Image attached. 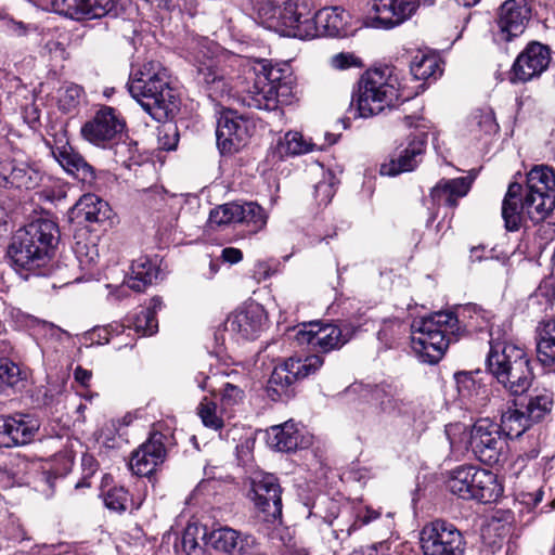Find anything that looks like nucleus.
<instances>
[{"label":"nucleus","mask_w":555,"mask_h":555,"mask_svg":"<svg viewBox=\"0 0 555 555\" xmlns=\"http://www.w3.org/2000/svg\"><path fill=\"white\" fill-rule=\"evenodd\" d=\"M210 228L231 223H244L251 232L261 230L267 223L263 209L256 203H227L214 208L208 218Z\"/></svg>","instance_id":"15"},{"label":"nucleus","mask_w":555,"mask_h":555,"mask_svg":"<svg viewBox=\"0 0 555 555\" xmlns=\"http://www.w3.org/2000/svg\"><path fill=\"white\" fill-rule=\"evenodd\" d=\"M404 332V324L399 320L384 322L378 331V339L392 347L399 336Z\"/></svg>","instance_id":"51"},{"label":"nucleus","mask_w":555,"mask_h":555,"mask_svg":"<svg viewBox=\"0 0 555 555\" xmlns=\"http://www.w3.org/2000/svg\"><path fill=\"white\" fill-rule=\"evenodd\" d=\"M285 360L274 367L268 382L267 391L273 400H283L293 396L292 385L297 380Z\"/></svg>","instance_id":"35"},{"label":"nucleus","mask_w":555,"mask_h":555,"mask_svg":"<svg viewBox=\"0 0 555 555\" xmlns=\"http://www.w3.org/2000/svg\"><path fill=\"white\" fill-rule=\"evenodd\" d=\"M210 228L231 223H244L251 232L261 230L267 223L263 209L256 203H227L214 208L208 218Z\"/></svg>","instance_id":"16"},{"label":"nucleus","mask_w":555,"mask_h":555,"mask_svg":"<svg viewBox=\"0 0 555 555\" xmlns=\"http://www.w3.org/2000/svg\"><path fill=\"white\" fill-rule=\"evenodd\" d=\"M356 332V326L344 322L341 324H321L310 322L304 324L296 333V340L299 344H307L321 352H330L341 348L348 343Z\"/></svg>","instance_id":"11"},{"label":"nucleus","mask_w":555,"mask_h":555,"mask_svg":"<svg viewBox=\"0 0 555 555\" xmlns=\"http://www.w3.org/2000/svg\"><path fill=\"white\" fill-rule=\"evenodd\" d=\"M380 516L379 509L365 506L363 511H359L356 515L354 521L348 528V534L360 529L362 526L369 525L371 521L377 519Z\"/></svg>","instance_id":"52"},{"label":"nucleus","mask_w":555,"mask_h":555,"mask_svg":"<svg viewBox=\"0 0 555 555\" xmlns=\"http://www.w3.org/2000/svg\"><path fill=\"white\" fill-rule=\"evenodd\" d=\"M116 0H43L47 10L76 21L102 18L116 10Z\"/></svg>","instance_id":"22"},{"label":"nucleus","mask_w":555,"mask_h":555,"mask_svg":"<svg viewBox=\"0 0 555 555\" xmlns=\"http://www.w3.org/2000/svg\"><path fill=\"white\" fill-rule=\"evenodd\" d=\"M204 532H208L206 527L198 526L196 524H190L186 526L182 535V547L188 555L203 554V547L201 546L198 539L201 538L205 544H207V538L204 537Z\"/></svg>","instance_id":"45"},{"label":"nucleus","mask_w":555,"mask_h":555,"mask_svg":"<svg viewBox=\"0 0 555 555\" xmlns=\"http://www.w3.org/2000/svg\"><path fill=\"white\" fill-rule=\"evenodd\" d=\"M179 138L178 127L175 124H165L158 128V146L164 151L176 150Z\"/></svg>","instance_id":"50"},{"label":"nucleus","mask_w":555,"mask_h":555,"mask_svg":"<svg viewBox=\"0 0 555 555\" xmlns=\"http://www.w3.org/2000/svg\"><path fill=\"white\" fill-rule=\"evenodd\" d=\"M220 395L223 404L234 405L242 401L244 397V390L241 387L227 382L222 385Z\"/></svg>","instance_id":"54"},{"label":"nucleus","mask_w":555,"mask_h":555,"mask_svg":"<svg viewBox=\"0 0 555 555\" xmlns=\"http://www.w3.org/2000/svg\"><path fill=\"white\" fill-rule=\"evenodd\" d=\"M531 18L527 0H505L498 9L492 36L498 44L507 43L520 36Z\"/></svg>","instance_id":"12"},{"label":"nucleus","mask_w":555,"mask_h":555,"mask_svg":"<svg viewBox=\"0 0 555 555\" xmlns=\"http://www.w3.org/2000/svg\"><path fill=\"white\" fill-rule=\"evenodd\" d=\"M196 413L206 428L221 430L224 426L223 418L216 402L204 397L196 408Z\"/></svg>","instance_id":"44"},{"label":"nucleus","mask_w":555,"mask_h":555,"mask_svg":"<svg viewBox=\"0 0 555 555\" xmlns=\"http://www.w3.org/2000/svg\"><path fill=\"white\" fill-rule=\"evenodd\" d=\"M468 443L474 455L483 464H498L506 447L498 424L489 418L478 420L468 435Z\"/></svg>","instance_id":"13"},{"label":"nucleus","mask_w":555,"mask_h":555,"mask_svg":"<svg viewBox=\"0 0 555 555\" xmlns=\"http://www.w3.org/2000/svg\"><path fill=\"white\" fill-rule=\"evenodd\" d=\"M410 72L416 80H427L440 76L442 68L437 56L418 53L410 64Z\"/></svg>","instance_id":"39"},{"label":"nucleus","mask_w":555,"mask_h":555,"mask_svg":"<svg viewBox=\"0 0 555 555\" xmlns=\"http://www.w3.org/2000/svg\"><path fill=\"white\" fill-rule=\"evenodd\" d=\"M74 250L79 266L85 270H91L99 261L100 255L94 244L77 242Z\"/></svg>","instance_id":"47"},{"label":"nucleus","mask_w":555,"mask_h":555,"mask_svg":"<svg viewBox=\"0 0 555 555\" xmlns=\"http://www.w3.org/2000/svg\"><path fill=\"white\" fill-rule=\"evenodd\" d=\"M487 325L482 311L475 306L465 307L457 314L435 312L412 322L411 347L420 361L436 364L442 359L452 338L482 331Z\"/></svg>","instance_id":"2"},{"label":"nucleus","mask_w":555,"mask_h":555,"mask_svg":"<svg viewBox=\"0 0 555 555\" xmlns=\"http://www.w3.org/2000/svg\"><path fill=\"white\" fill-rule=\"evenodd\" d=\"M464 427L461 425H450L446 427V435L450 441V446L452 449L455 448L456 441L453 439L452 435H455V431L463 429Z\"/></svg>","instance_id":"64"},{"label":"nucleus","mask_w":555,"mask_h":555,"mask_svg":"<svg viewBox=\"0 0 555 555\" xmlns=\"http://www.w3.org/2000/svg\"><path fill=\"white\" fill-rule=\"evenodd\" d=\"M74 376L78 383H80L82 386H87L91 379V372L81 366H77L74 372Z\"/></svg>","instance_id":"62"},{"label":"nucleus","mask_w":555,"mask_h":555,"mask_svg":"<svg viewBox=\"0 0 555 555\" xmlns=\"http://www.w3.org/2000/svg\"><path fill=\"white\" fill-rule=\"evenodd\" d=\"M216 137L221 154H234L244 147L248 141V122L236 112L225 111L218 118Z\"/></svg>","instance_id":"23"},{"label":"nucleus","mask_w":555,"mask_h":555,"mask_svg":"<svg viewBox=\"0 0 555 555\" xmlns=\"http://www.w3.org/2000/svg\"><path fill=\"white\" fill-rule=\"evenodd\" d=\"M555 208V173L546 165H537L528 173L526 186L513 182L502 202V218L508 232L519 231L526 217L543 221Z\"/></svg>","instance_id":"3"},{"label":"nucleus","mask_w":555,"mask_h":555,"mask_svg":"<svg viewBox=\"0 0 555 555\" xmlns=\"http://www.w3.org/2000/svg\"><path fill=\"white\" fill-rule=\"evenodd\" d=\"M129 93L156 121L172 118L179 100L168 81L167 69L159 62L149 61L132 72L127 83Z\"/></svg>","instance_id":"6"},{"label":"nucleus","mask_w":555,"mask_h":555,"mask_svg":"<svg viewBox=\"0 0 555 555\" xmlns=\"http://www.w3.org/2000/svg\"><path fill=\"white\" fill-rule=\"evenodd\" d=\"M367 399L366 417L375 420L382 415L403 416L408 414L410 403L399 398L390 386H374L365 390Z\"/></svg>","instance_id":"29"},{"label":"nucleus","mask_w":555,"mask_h":555,"mask_svg":"<svg viewBox=\"0 0 555 555\" xmlns=\"http://www.w3.org/2000/svg\"><path fill=\"white\" fill-rule=\"evenodd\" d=\"M311 0H263L258 7L261 23L287 37L312 39L347 34L350 14L339 7L323 8L312 15Z\"/></svg>","instance_id":"1"},{"label":"nucleus","mask_w":555,"mask_h":555,"mask_svg":"<svg viewBox=\"0 0 555 555\" xmlns=\"http://www.w3.org/2000/svg\"><path fill=\"white\" fill-rule=\"evenodd\" d=\"M253 90L244 98L249 107L273 111L278 103H286L293 93L294 77L287 63L272 64L268 60L257 62Z\"/></svg>","instance_id":"8"},{"label":"nucleus","mask_w":555,"mask_h":555,"mask_svg":"<svg viewBox=\"0 0 555 555\" xmlns=\"http://www.w3.org/2000/svg\"><path fill=\"white\" fill-rule=\"evenodd\" d=\"M537 357L544 366L555 364V319H546L537 326Z\"/></svg>","instance_id":"33"},{"label":"nucleus","mask_w":555,"mask_h":555,"mask_svg":"<svg viewBox=\"0 0 555 555\" xmlns=\"http://www.w3.org/2000/svg\"><path fill=\"white\" fill-rule=\"evenodd\" d=\"M541 298L544 301L545 308H547L548 306L552 305L551 297L548 295L544 294V292L542 289H539L538 292H535L533 295L530 296L529 305L541 304Z\"/></svg>","instance_id":"63"},{"label":"nucleus","mask_w":555,"mask_h":555,"mask_svg":"<svg viewBox=\"0 0 555 555\" xmlns=\"http://www.w3.org/2000/svg\"><path fill=\"white\" fill-rule=\"evenodd\" d=\"M253 500L257 509L263 514L267 522L282 518V488L272 474H259L251 480Z\"/></svg>","instance_id":"17"},{"label":"nucleus","mask_w":555,"mask_h":555,"mask_svg":"<svg viewBox=\"0 0 555 555\" xmlns=\"http://www.w3.org/2000/svg\"><path fill=\"white\" fill-rule=\"evenodd\" d=\"M15 169V157L0 160V188L14 189L12 177Z\"/></svg>","instance_id":"55"},{"label":"nucleus","mask_w":555,"mask_h":555,"mask_svg":"<svg viewBox=\"0 0 555 555\" xmlns=\"http://www.w3.org/2000/svg\"><path fill=\"white\" fill-rule=\"evenodd\" d=\"M310 150L311 144L297 131L285 133L275 146V153L280 158L305 154Z\"/></svg>","instance_id":"40"},{"label":"nucleus","mask_w":555,"mask_h":555,"mask_svg":"<svg viewBox=\"0 0 555 555\" xmlns=\"http://www.w3.org/2000/svg\"><path fill=\"white\" fill-rule=\"evenodd\" d=\"M455 378L457 390L463 398L478 400L486 397V386L477 383L470 373H459L455 375Z\"/></svg>","instance_id":"46"},{"label":"nucleus","mask_w":555,"mask_h":555,"mask_svg":"<svg viewBox=\"0 0 555 555\" xmlns=\"http://www.w3.org/2000/svg\"><path fill=\"white\" fill-rule=\"evenodd\" d=\"M427 142V134L418 132L411 134L392 153L389 162L382 164V176L393 177L414 170L422 160Z\"/></svg>","instance_id":"19"},{"label":"nucleus","mask_w":555,"mask_h":555,"mask_svg":"<svg viewBox=\"0 0 555 555\" xmlns=\"http://www.w3.org/2000/svg\"><path fill=\"white\" fill-rule=\"evenodd\" d=\"M125 127L126 122L116 108L102 106L93 118L81 127V134L92 144L105 146L120 135Z\"/></svg>","instance_id":"18"},{"label":"nucleus","mask_w":555,"mask_h":555,"mask_svg":"<svg viewBox=\"0 0 555 555\" xmlns=\"http://www.w3.org/2000/svg\"><path fill=\"white\" fill-rule=\"evenodd\" d=\"M390 550L388 541H380L360 550L353 551L352 555H386Z\"/></svg>","instance_id":"57"},{"label":"nucleus","mask_w":555,"mask_h":555,"mask_svg":"<svg viewBox=\"0 0 555 555\" xmlns=\"http://www.w3.org/2000/svg\"><path fill=\"white\" fill-rule=\"evenodd\" d=\"M20 366L11 359L0 356V392L9 395V391L23 383Z\"/></svg>","instance_id":"41"},{"label":"nucleus","mask_w":555,"mask_h":555,"mask_svg":"<svg viewBox=\"0 0 555 555\" xmlns=\"http://www.w3.org/2000/svg\"><path fill=\"white\" fill-rule=\"evenodd\" d=\"M207 545L229 555H260L259 543L251 534H242L230 527H219L204 532Z\"/></svg>","instance_id":"24"},{"label":"nucleus","mask_w":555,"mask_h":555,"mask_svg":"<svg viewBox=\"0 0 555 555\" xmlns=\"http://www.w3.org/2000/svg\"><path fill=\"white\" fill-rule=\"evenodd\" d=\"M196 81L214 102H221L230 95L231 85L223 68L220 67L216 57L197 60Z\"/></svg>","instance_id":"27"},{"label":"nucleus","mask_w":555,"mask_h":555,"mask_svg":"<svg viewBox=\"0 0 555 555\" xmlns=\"http://www.w3.org/2000/svg\"><path fill=\"white\" fill-rule=\"evenodd\" d=\"M40 428L39 421L29 414L0 417V447L13 448L31 442Z\"/></svg>","instance_id":"26"},{"label":"nucleus","mask_w":555,"mask_h":555,"mask_svg":"<svg viewBox=\"0 0 555 555\" xmlns=\"http://www.w3.org/2000/svg\"><path fill=\"white\" fill-rule=\"evenodd\" d=\"M448 489L463 500H475L487 504L503 494L496 475L473 465H461L450 472Z\"/></svg>","instance_id":"9"},{"label":"nucleus","mask_w":555,"mask_h":555,"mask_svg":"<svg viewBox=\"0 0 555 555\" xmlns=\"http://www.w3.org/2000/svg\"><path fill=\"white\" fill-rule=\"evenodd\" d=\"M42 172L34 162L15 158V169L12 177L14 189L31 190L40 184Z\"/></svg>","instance_id":"37"},{"label":"nucleus","mask_w":555,"mask_h":555,"mask_svg":"<svg viewBox=\"0 0 555 555\" xmlns=\"http://www.w3.org/2000/svg\"><path fill=\"white\" fill-rule=\"evenodd\" d=\"M335 184L333 182V177H331L328 180L324 179L317 183L314 186V195L319 204L327 205L334 194H335Z\"/></svg>","instance_id":"53"},{"label":"nucleus","mask_w":555,"mask_h":555,"mask_svg":"<svg viewBox=\"0 0 555 555\" xmlns=\"http://www.w3.org/2000/svg\"><path fill=\"white\" fill-rule=\"evenodd\" d=\"M209 380H210V377L203 372L197 373L195 376V383L197 384V386L201 390H204V391L207 390L210 393L215 395L216 389L212 387V385L209 383Z\"/></svg>","instance_id":"60"},{"label":"nucleus","mask_w":555,"mask_h":555,"mask_svg":"<svg viewBox=\"0 0 555 555\" xmlns=\"http://www.w3.org/2000/svg\"><path fill=\"white\" fill-rule=\"evenodd\" d=\"M159 269L149 257L141 256L132 261L131 275L126 280L129 288L142 292L158 276Z\"/></svg>","instance_id":"34"},{"label":"nucleus","mask_w":555,"mask_h":555,"mask_svg":"<svg viewBox=\"0 0 555 555\" xmlns=\"http://www.w3.org/2000/svg\"><path fill=\"white\" fill-rule=\"evenodd\" d=\"M554 406V395L547 389L534 391L526 405V414L531 424L539 423L548 415Z\"/></svg>","instance_id":"38"},{"label":"nucleus","mask_w":555,"mask_h":555,"mask_svg":"<svg viewBox=\"0 0 555 555\" xmlns=\"http://www.w3.org/2000/svg\"><path fill=\"white\" fill-rule=\"evenodd\" d=\"M328 64L336 70H347L350 68H362V60L353 52H339L330 57Z\"/></svg>","instance_id":"49"},{"label":"nucleus","mask_w":555,"mask_h":555,"mask_svg":"<svg viewBox=\"0 0 555 555\" xmlns=\"http://www.w3.org/2000/svg\"><path fill=\"white\" fill-rule=\"evenodd\" d=\"M125 327L133 328L141 336H151L158 330V322L152 309H142L127 319Z\"/></svg>","instance_id":"43"},{"label":"nucleus","mask_w":555,"mask_h":555,"mask_svg":"<svg viewBox=\"0 0 555 555\" xmlns=\"http://www.w3.org/2000/svg\"><path fill=\"white\" fill-rule=\"evenodd\" d=\"M489 352L486 372L513 396L525 393L533 380L530 358L525 349L503 339L499 327L489 330Z\"/></svg>","instance_id":"5"},{"label":"nucleus","mask_w":555,"mask_h":555,"mask_svg":"<svg viewBox=\"0 0 555 555\" xmlns=\"http://www.w3.org/2000/svg\"><path fill=\"white\" fill-rule=\"evenodd\" d=\"M57 224L48 219H37L18 229L8 246V257L16 269L34 275H49L50 261L59 244Z\"/></svg>","instance_id":"4"},{"label":"nucleus","mask_w":555,"mask_h":555,"mask_svg":"<svg viewBox=\"0 0 555 555\" xmlns=\"http://www.w3.org/2000/svg\"><path fill=\"white\" fill-rule=\"evenodd\" d=\"M221 258L223 261L234 264L243 259V253L238 248L227 247L222 249Z\"/></svg>","instance_id":"59"},{"label":"nucleus","mask_w":555,"mask_h":555,"mask_svg":"<svg viewBox=\"0 0 555 555\" xmlns=\"http://www.w3.org/2000/svg\"><path fill=\"white\" fill-rule=\"evenodd\" d=\"M109 215L108 204L94 194L82 195L70 209V219L78 223H103Z\"/></svg>","instance_id":"31"},{"label":"nucleus","mask_w":555,"mask_h":555,"mask_svg":"<svg viewBox=\"0 0 555 555\" xmlns=\"http://www.w3.org/2000/svg\"><path fill=\"white\" fill-rule=\"evenodd\" d=\"M470 189V180L466 177L441 180L431 189L430 196L438 205L454 207L457 198L465 196Z\"/></svg>","instance_id":"32"},{"label":"nucleus","mask_w":555,"mask_h":555,"mask_svg":"<svg viewBox=\"0 0 555 555\" xmlns=\"http://www.w3.org/2000/svg\"><path fill=\"white\" fill-rule=\"evenodd\" d=\"M550 62V49L540 42L533 41L515 60L511 80L513 82H527L540 77L548 67Z\"/></svg>","instance_id":"25"},{"label":"nucleus","mask_w":555,"mask_h":555,"mask_svg":"<svg viewBox=\"0 0 555 555\" xmlns=\"http://www.w3.org/2000/svg\"><path fill=\"white\" fill-rule=\"evenodd\" d=\"M269 443L278 451L293 452L297 449L308 448L311 443V437L304 435L296 423L287 421L284 424L271 427Z\"/></svg>","instance_id":"30"},{"label":"nucleus","mask_w":555,"mask_h":555,"mask_svg":"<svg viewBox=\"0 0 555 555\" xmlns=\"http://www.w3.org/2000/svg\"><path fill=\"white\" fill-rule=\"evenodd\" d=\"M44 144L68 175L89 185L94 182V168L69 144L65 131L53 134L51 140L46 139Z\"/></svg>","instance_id":"14"},{"label":"nucleus","mask_w":555,"mask_h":555,"mask_svg":"<svg viewBox=\"0 0 555 555\" xmlns=\"http://www.w3.org/2000/svg\"><path fill=\"white\" fill-rule=\"evenodd\" d=\"M128 502L129 493L124 487H113L104 494L105 506L117 513L125 512Z\"/></svg>","instance_id":"48"},{"label":"nucleus","mask_w":555,"mask_h":555,"mask_svg":"<svg viewBox=\"0 0 555 555\" xmlns=\"http://www.w3.org/2000/svg\"><path fill=\"white\" fill-rule=\"evenodd\" d=\"M420 543L424 555H463L465 550L461 531L453 524L441 519L422 528Z\"/></svg>","instance_id":"10"},{"label":"nucleus","mask_w":555,"mask_h":555,"mask_svg":"<svg viewBox=\"0 0 555 555\" xmlns=\"http://www.w3.org/2000/svg\"><path fill=\"white\" fill-rule=\"evenodd\" d=\"M82 89L79 86L72 85L65 89V98L69 99L68 105H75V100L81 96Z\"/></svg>","instance_id":"61"},{"label":"nucleus","mask_w":555,"mask_h":555,"mask_svg":"<svg viewBox=\"0 0 555 555\" xmlns=\"http://www.w3.org/2000/svg\"><path fill=\"white\" fill-rule=\"evenodd\" d=\"M125 331V324H109L105 327L94 330L93 335L98 336L99 344H108L114 338Z\"/></svg>","instance_id":"56"},{"label":"nucleus","mask_w":555,"mask_h":555,"mask_svg":"<svg viewBox=\"0 0 555 555\" xmlns=\"http://www.w3.org/2000/svg\"><path fill=\"white\" fill-rule=\"evenodd\" d=\"M266 321L267 314L263 307L249 302L229 314L224 322V330L236 339H255L263 331Z\"/></svg>","instance_id":"21"},{"label":"nucleus","mask_w":555,"mask_h":555,"mask_svg":"<svg viewBox=\"0 0 555 555\" xmlns=\"http://www.w3.org/2000/svg\"><path fill=\"white\" fill-rule=\"evenodd\" d=\"M498 426L501 434L513 439L520 437L532 424L525 412L516 408H508L502 412L501 423Z\"/></svg>","instance_id":"36"},{"label":"nucleus","mask_w":555,"mask_h":555,"mask_svg":"<svg viewBox=\"0 0 555 555\" xmlns=\"http://www.w3.org/2000/svg\"><path fill=\"white\" fill-rule=\"evenodd\" d=\"M288 366L296 379H304L314 374L323 365V358L318 354L307 356L305 358L291 357L287 360Z\"/></svg>","instance_id":"42"},{"label":"nucleus","mask_w":555,"mask_h":555,"mask_svg":"<svg viewBox=\"0 0 555 555\" xmlns=\"http://www.w3.org/2000/svg\"><path fill=\"white\" fill-rule=\"evenodd\" d=\"M403 90L401 73L396 67L371 68L361 75L352 104L357 105L360 117H372L408 100L410 95L404 96Z\"/></svg>","instance_id":"7"},{"label":"nucleus","mask_w":555,"mask_h":555,"mask_svg":"<svg viewBox=\"0 0 555 555\" xmlns=\"http://www.w3.org/2000/svg\"><path fill=\"white\" fill-rule=\"evenodd\" d=\"M418 7L420 0H374L367 24L374 28L391 29L410 20Z\"/></svg>","instance_id":"20"},{"label":"nucleus","mask_w":555,"mask_h":555,"mask_svg":"<svg viewBox=\"0 0 555 555\" xmlns=\"http://www.w3.org/2000/svg\"><path fill=\"white\" fill-rule=\"evenodd\" d=\"M22 115L24 121L30 127H35L40 118L39 109L34 104L26 105L23 108Z\"/></svg>","instance_id":"58"},{"label":"nucleus","mask_w":555,"mask_h":555,"mask_svg":"<svg viewBox=\"0 0 555 555\" xmlns=\"http://www.w3.org/2000/svg\"><path fill=\"white\" fill-rule=\"evenodd\" d=\"M165 435L154 431L147 440L132 452L129 467L138 476H149L166 457Z\"/></svg>","instance_id":"28"}]
</instances>
